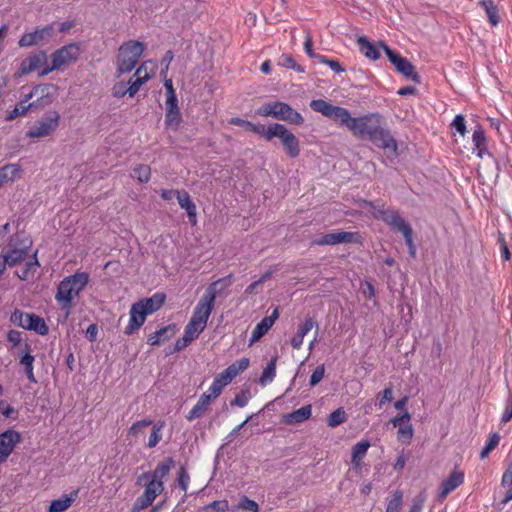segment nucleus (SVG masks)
Instances as JSON below:
<instances>
[{
    "mask_svg": "<svg viewBox=\"0 0 512 512\" xmlns=\"http://www.w3.org/2000/svg\"><path fill=\"white\" fill-rule=\"evenodd\" d=\"M350 130L361 139L369 140L378 148L386 150V156L393 161L398 157V145L388 129L382 127V116L370 113L355 117L351 122Z\"/></svg>",
    "mask_w": 512,
    "mask_h": 512,
    "instance_id": "obj_1",
    "label": "nucleus"
},
{
    "mask_svg": "<svg viewBox=\"0 0 512 512\" xmlns=\"http://www.w3.org/2000/svg\"><path fill=\"white\" fill-rule=\"evenodd\" d=\"M366 206H369L370 208L377 210L379 216L385 222L387 225L392 227L394 230L400 232L403 234L405 243L408 246L409 249V255L412 258L416 257V246L413 242L412 234L413 230L410 224L405 221L398 211L396 210H390V209H384V206H376L374 202L372 201H365Z\"/></svg>",
    "mask_w": 512,
    "mask_h": 512,
    "instance_id": "obj_2",
    "label": "nucleus"
},
{
    "mask_svg": "<svg viewBox=\"0 0 512 512\" xmlns=\"http://www.w3.org/2000/svg\"><path fill=\"white\" fill-rule=\"evenodd\" d=\"M89 281V275L86 272H76L73 275L65 277L58 285L55 295L56 301L62 309L67 312L72 306V300L85 288Z\"/></svg>",
    "mask_w": 512,
    "mask_h": 512,
    "instance_id": "obj_3",
    "label": "nucleus"
},
{
    "mask_svg": "<svg viewBox=\"0 0 512 512\" xmlns=\"http://www.w3.org/2000/svg\"><path fill=\"white\" fill-rule=\"evenodd\" d=\"M219 283L220 280H217L207 287L205 293L203 294V296L197 303L196 307L194 308L192 317L190 318L187 325L197 329L200 332H202L205 329L207 321L214 306L217 294V285Z\"/></svg>",
    "mask_w": 512,
    "mask_h": 512,
    "instance_id": "obj_4",
    "label": "nucleus"
},
{
    "mask_svg": "<svg viewBox=\"0 0 512 512\" xmlns=\"http://www.w3.org/2000/svg\"><path fill=\"white\" fill-rule=\"evenodd\" d=\"M145 50L143 42L129 40L124 42L118 49L116 76L120 77L131 72Z\"/></svg>",
    "mask_w": 512,
    "mask_h": 512,
    "instance_id": "obj_5",
    "label": "nucleus"
},
{
    "mask_svg": "<svg viewBox=\"0 0 512 512\" xmlns=\"http://www.w3.org/2000/svg\"><path fill=\"white\" fill-rule=\"evenodd\" d=\"M10 321L16 326L25 330L34 331L41 336H45L49 333V327L45 320L34 313H26L16 308L10 316Z\"/></svg>",
    "mask_w": 512,
    "mask_h": 512,
    "instance_id": "obj_6",
    "label": "nucleus"
},
{
    "mask_svg": "<svg viewBox=\"0 0 512 512\" xmlns=\"http://www.w3.org/2000/svg\"><path fill=\"white\" fill-rule=\"evenodd\" d=\"M57 96L58 87L55 84H38L25 94V101H29L35 97L36 99L30 102V104L33 110H39L51 105Z\"/></svg>",
    "mask_w": 512,
    "mask_h": 512,
    "instance_id": "obj_7",
    "label": "nucleus"
},
{
    "mask_svg": "<svg viewBox=\"0 0 512 512\" xmlns=\"http://www.w3.org/2000/svg\"><path fill=\"white\" fill-rule=\"evenodd\" d=\"M379 46L383 48L388 60L395 66L397 72L415 83L421 82L420 75L415 71L414 65L407 58L392 50L383 41L379 42Z\"/></svg>",
    "mask_w": 512,
    "mask_h": 512,
    "instance_id": "obj_8",
    "label": "nucleus"
},
{
    "mask_svg": "<svg viewBox=\"0 0 512 512\" xmlns=\"http://www.w3.org/2000/svg\"><path fill=\"white\" fill-rule=\"evenodd\" d=\"M59 121L60 114L55 110H50L29 128L26 135L29 138H43L49 136L57 129Z\"/></svg>",
    "mask_w": 512,
    "mask_h": 512,
    "instance_id": "obj_9",
    "label": "nucleus"
},
{
    "mask_svg": "<svg viewBox=\"0 0 512 512\" xmlns=\"http://www.w3.org/2000/svg\"><path fill=\"white\" fill-rule=\"evenodd\" d=\"M80 53L79 46L71 43L56 50L51 56V66L44 68L40 76H45L50 72L59 69L61 66L77 60Z\"/></svg>",
    "mask_w": 512,
    "mask_h": 512,
    "instance_id": "obj_10",
    "label": "nucleus"
},
{
    "mask_svg": "<svg viewBox=\"0 0 512 512\" xmlns=\"http://www.w3.org/2000/svg\"><path fill=\"white\" fill-rule=\"evenodd\" d=\"M275 131H270L269 135L272 137H278L284 147L286 154L290 158H296L300 154V142L298 138L287 129L286 126L280 123H274Z\"/></svg>",
    "mask_w": 512,
    "mask_h": 512,
    "instance_id": "obj_11",
    "label": "nucleus"
},
{
    "mask_svg": "<svg viewBox=\"0 0 512 512\" xmlns=\"http://www.w3.org/2000/svg\"><path fill=\"white\" fill-rule=\"evenodd\" d=\"M175 460L172 457H167L159 462L153 472H144L138 477V484L142 481L153 482L156 488L164 487L163 479L169 474L170 470L174 467Z\"/></svg>",
    "mask_w": 512,
    "mask_h": 512,
    "instance_id": "obj_12",
    "label": "nucleus"
},
{
    "mask_svg": "<svg viewBox=\"0 0 512 512\" xmlns=\"http://www.w3.org/2000/svg\"><path fill=\"white\" fill-rule=\"evenodd\" d=\"M54 34V27L52 24L43 27H37L34 31L24 33L19 41V47H32L42 45L47 42Z\"/></svg>",
    "mask_w": 512,
    "mask_h": 512,
    "instance_id": "obj_13",
    "label": "nucleus"
},
{
    "mask_svg": "<svg viewBox=\"0 0 512 512\" xmlns=\"http://www.w3.org/2000/svg\"><path fill=\"white\" fill-rule=\"evenodd\" d=\"M361 235L358 232L338 231L324 234L313 240L314 245H337L341 243H360Z\"/></svg>",
    "mask_w": 512,
    "mask_h": 512,
    "instance_id": "obj_14",
    "label": "nucleus"
},
{
    "mask_svg": "<svg viewBox=\"0 0 512 512\" xmlns=\"http://www.w3.org/2000/svg\"><path fill=\"white\" fill-rule=\"evenodd\" d=\"M20 441V433L13 429H8L0 434V464L9 457Z\"/></svg>",
    "mask_w": 512,
    "mask_h": 512,
    "instance_id": "obj_15",
    "label": "nucleus"
},
{
    "mask_svg": "<svg viewBox=\"0 0 512 512\" xmlns=\"http://www.w3.org/2000/svg\"><path fill=\"white\" fill-rule=\"evenodd\" d=\"M164 487L156 488L153 482H146V487L142 495L137 497L132 506V512H139L153 503L155 498L162 493Z\"/></svg>",
    "mask_w": 512,
    "mask_h": 512,
    "instance_id": "obj_16",
    "label": "nucleus"
},
{
    "mask_svg": "<svg viewBox=\"0 0 512 512\" xmlns=\"http://www.w3.org/2000/svg\"><path fill=\"white\" fill-rule=\"evenodd\" d=\"M276 108L275 119L295 125H302L304 123L303 116L294 110L289 104L278 101Z\"/></svg>",
    "mask_w": 512,
    "mask_h": 512,
    "instance_id": "obj_17",
    "label": "nucleus"
},
{
    "mask_svg": "<svg viewBox=\"0 0 512 512\" xmlns=\"http://www.w3.org/2000/svg\"><path fill=\"white\" fill-rule=\"evenodd\" d=\"M279 317V309L275 307L272 314L269 316H265L252 330L250 343H254L259 341L274 325L275 321Z\"/></svg>",
    "mask_w": 512,
    "mask_h": 512,
    "instance_id": "obj_18",
    "label": "nucleus"
},
{
    "mask_svg": "<svg viewBox=\"0 0 512 512\" xmlns=\"http://www.w3.org/2000/svg\"><path fill=\"white\" fill-rule=\"evenodd\" d=\"M464 482V473L459 470H454L447 479L442 481L440 491L438 494L439 500H444L449 493L461 486Z\"/></svg>",
    "mask_w": 512,
    "mask_h": 512,
    "instance_id": "obj_19",
    "label": "nucleus"
},
{
    "mask_svg": "<svg viewBox=\"0 0 512 512\" xmlns=\"http://www.w3.org/2000/svg\"><path fill=\"white\" fill-rule=\"evenodd\" d=\"M29 251V243L26 241L21 249L2 250L0 258L5 260L8 267H14L25 260L29 255Z\"/></svg>",
    "mask_w": 512,
    "mask_h": 512,
    "instance_id": "obj_20",
    "label": "nucleus"
},
{
    "mask_svg": "<svg viewBox=\"0 0 512 512\" xmlns=\"http://www.w3.org/2000/svg\"><path fill=\"white\" fill-rule=\"evenodd\" d=\"M130 319L128 325L124 329L126 335H132L145 322L147 314L143 311L140 304L134 303L130 308Z\"/></svg>",
    "mask_w": 512,
    "mask_h": 512,
    "instance_id": "obj_21",
    "label": "nucleus"
},
{
    "mask_svg": "<svg viewBox=\"0 0 512 512\" xmlns=\"http://www.w3.org/2000/svg\"><path fill=\"white\" fill-rule=\"evenodd\" d=\"M47 61L46 52L40 50L35 53H31L27 58H25L20 65L21 74H28L30 72L35 71L42 64H45Z\"/></svg>",
    "mask_w": 512,
    "mask_h": 512,
    "instance_id": "obj_22",
    "label": "nucleus"
},
{
    "mask_svg": "<svg viewBox=\"0 0 512 512\" xmlns=\"http://www.w3.org/2000/svg\"><path fill=\"white\" fill-rule=\"evenodd\" d=\"M177 200L181 208L185 209L191 225L197 224V210L195 203L191 200L189 193L185 190H176Z\"/></svg>",
    "mask_w": 512,
    "mask_h": 512,
    "instance_id": "obj_23",
    "label": "nucleus"
},
{
    "mask_svg": "<svg viewBox=\"0 0 512 512\" xmlns=\"http://www.w3.org/2000/svg\"><path fill=\"white\" fill-rule=\"evenodd\" d=\"M165 299L166 295L164 293L157 292L153 296L141 299L136 303L140 304L145 314L149 315L159 310L163 306Z\"/></svg>",
    "mask_w": 512,
    "mask_h": 512,
    "instance_id": "obj_24",
    "label": "nucleus"
},
{
    "mask_svg": "<svg viewBox=\"0 0 512 512\" xmlns=\"http://www.w3.org/2000/svg\"><path fill=\"white\" fill-rule=\"evenodd\" d=\"M79 491L73 490L70 494H63L60 498L51 501L48 512H63L76 500Z\"/></svg>",
    "mask_w": 512,
    "mask_h": 512,
    "instance_id": "obj_25",
    "label": "nucleus"
},
{
    "mask_svg": "<svg viewBox=\"0 0 512 512\" xmlns=\"http://www.w3.org/2000/svg\"><path fill=\"white\" fill-rule=\"evenodd\" d=\"M35 357L31 354V346L25 343L22 348V355L20 357V364L25 366V374L31 383H37L33 372V364Z\"/></svg>",
    "mask_w": 512,
    "mask_h": 512,
    "instance_id": "obj_26",
    "label": "nucleus"
},
{
    "mask_svg": "<svg viewBox=\"0 0 512 512\" xmlns=\"http://www.w3.org/2000/svg\"><path fill=\"white\" fill-rule=\"evenodd\" d=\"M211 395H208L207 393H203L197 403L192 407V409L188 412L186 415V419L188 421H193L195 419H198L204 415V413L207 411L208 407L211 404Z\"/></svg>",
    "mask_w": 512,
    "mask_h": 512,
    "instance_id": "obj_27",
    "label": "nucleus"
},
{
    "mask_svg": "<svg viewBox=\"0 0 512 512\" xmlns=\"http://www.w3.org/2000/svg\"><path fill=\"white\" fill-rule=\"evenodd\" d=\"M473 149L477 151V156L483 158L485 154L490 155L487 149V139L483 128L478 125L472 134Z\"/></svg>",
    "mask_w": 512,
    "mask_h": 512,
    "instance_id": "obj_28",
    "label": "nucleus"
},
{
    "mask_svg": "<svg viewBox=\"0 0 512 512\" xmlns=\"http://www.w3.org/2000/svg\"><path fill=\"white\" fill-rule=\"evenodd\" d=\"M312 413L311 405H304L301 408L284 415V423L294 425L309 419Z\"/></svg>",
    "mask_w": 512,
    "mask_h": 512,
    "instance_id": "obj_29",
    "label": "nucleus"
},
{
    "mask_svg": "<svg viewBox=\"0 0 512 512\" xmlns=\"http://www.w3.org/2000/svg\"><path fill=\"white\" fill-rule=\"evenodd\" d=\"M175 334V326L167 325L157 330L156 332L150 334L147 338V343L150 346H155L160 344L161 342H165L172 338Z\"/></svg>",
    "mask_w": 512,
    "mask_h": 512,
    "instance_id": "obj_30",
    "label": "nucleus"
},
{
    "mask_svg": "<svg viewBox=\"0 0 512 512\" xmlns=\"http://www.w3.org/2000/svg\"><path fill=\"white\" fill-rule=\"evenodd\" d=\"M369 447L370 442L368 440H362L352 447L351 463L355 469H361V461L365 457Z\"/></svg>",
    "mask_w": 512,
    "mask_h": 512,
    "instance_id": "obj_31",
    "label": "nucleus"
},
{
    "mask_svg": "<svg viewBox=\"0 0 512 512\" xmlns=\"http://www.w3.org/2000/svg\"><path fill=\"white\" fill-rule=\"evenodd\" d=\"M360 52L370 60H377L380 57V52L377 47L372 44L367 37L362 36L357 40Z\"/></svg>",
    "mask_w": 512,
    "mask_h": 512,
    "instance_id": "obj_32",
    "label": "nucleus"
},
{
    "mask_svg": "<svg viewBox=\"0 0 512 512\" xmlns=\"http://www.w3.org/2000/svg\"><path fill=\"white\" fill-rule=\"evenodd\" d=\"M21 167L18 164H6L0 168V184L4 185L7 182L14 181L19 177Z\"/></svg>",
    "mask_w": 512,
    "mask_h": 512,
    "instance_id": "obj_33",
    "label": "nucleus"
},
{
    "mask_svg": "<svg viewBox=\"0 0 512 512\" xmlns=\"http://www.w3.org/2000/svg\"><path fill=\"white\" fill-rule=\"evenodd\" d=\"M480 6L484 9L488 21L492 26L498 25L500 22L499 9L493 0H480Z\"/></svg>",
    "mask_w": 512,
    "mask_h": 512,
    "instance_id": "obj_34",
    "label": "nucleus"
},
{
    "mask_svg": "<svg viewBox=\"0 0 512 512\" xmlns=\"http://www.w3.org/2000/svg\"><path fill=\"white\" fill-rule=\"evenodd\" d=\"M329 118L339 123L340 125H345L348 129H350L351 122L355 117H351L350 112L346 108L334 106Z\"/></svg>",
    "mask_w": 512,
    "mask_h": 512,
    "instance_id": "obj_35",
    "label": "nucleus"
},
{
    "mask_svg": "<svg viewBox=\"0 0 512 512\" xmlns=\"http://www.w3.org/2000/svg\"><path fill=\"white\" fill-rule=\"evenodd\" d=\"M26 241L29 243V249H31L32 239L29 236H26L24 232H16L9 237L3 250L21 249L23 243Z\"/></svg>",
    "mask_w": 512,
    "mask_h": 512,
    "instance_id": "obj_36",
    "label": "nucleus"
},
{
    "mask_svg": "<svg viewBox=\"0 0 512 512\" xmlns=\"http://www.w3.org/2000/svg\"><path fill=\"white\" fill-rule=\"evenodd\" d=\"M276 361H277V358L273 357L267 363V366L264 368V370L259 378L260 385L265 386L274 380V378L276 376Z\"/></svg>",
    "mask_w": 512,
    "mask_h": 512,
    "instance_id": "obj_37",
    "label": "nucleus"
},
{
    "mask_svg": "<svg viewBox=\"0 0 512 512\" xmlns=\"http://www.w3.org/2000/svg\"><path fill=\"white\" fill-rule=\"evenodd\" d=\"M40 267V263L37 259V251L33 254V260L26 262L24 268L22 269L21 273L18 274V277L21 280H29L34 276L37 269Z\"/></svg>",
    "mask_w": 512,
    "mask_h": 512,
    "instance_id": "obj_38",
    "label": "nucleus"
},
{
    "mask_svg": "<svg viewBox=\"0 0 512 512\" xmlns=\"http://www.w3.org/2000/svg\"><path fill=\"white\" fill-rule=\"evenodd\" d=\"M34 111L29 101H25V95L23 99L11 110L6 116L7 121H12L18 116L25 115L28 111Z\"/></svg>",
    "mask_w": 512,
    "mask_h": 512,
    "instance_id": "obj_39",
    "label": "nucleus"
},
{
    "mask_svg": "<svg viewBox=\"0 0 512 512\" xmlns=\"http://www.w3.org/2000/svg\"><path fill=\"white\" fill-rule=\"evenodd\" d=\"M335 105L323 99H316L310 102V107L313 111L321 113L323 116L328 117L331 115Z\"/></svg>",
    "mask_w": 512,
    "mask_h": 512,
    "instance_id": "obj_40",
    "label": "nucleus"
},
{
    "mask_svg": "<svg viewBox=\"0 0 512 512\" xmlns=\"http://www.w3.org/2000/svg\"><path fill=\"white\" fill-rule=\"evenodd\" d=\"M150 79V76L148 74H145L144 76H133L130 78V80L127 82L128 88V96L134 97L135 94L139 91L140 87L145 84Z\"/></svg>",
    "mask_w": 512,
    "mask_h": 512,
    "instance_id": "obj_41",
    "label": "nucleus"
},
{
    "mask_svg": "<svg viewBox=\"0 0 512 512\" xmlns=\"http://www.w3.org/2000/svg\"><path fill=\"white\" fill-rule=\"evenodd\" d=\"M182 121L181 112L179 109L169 110L165 113V125L172 130H178Z\"/></svg>",
    "mask_w": 512,
    "mask_h": 512,
    "instance_id": "obj_42",
    "label": "nucleus"
},
{
    "mask_svg": "<svg viewBox=\"0 0 512 512\" xmlns=\"http://www.w3.org/2000/svg\"><path fill=\"white\" fill-rule=\"evenodd\" d=\"M347 421V414L343 407H339L329 414L327 424L329 427L335 428Z\"/></svg>",
    "mask_w": 512,
    "mask_h": 512,
    "instance_id": "obj_43",
    "label": "nucleus"
},
{
    "mask_svg": "<svg viewBox=\"0 0 512 512\" xmlns=\"http://www.w3.org/2000/svg\"><path fill=\"white\" fill-rule=\"evenodd\" d=\"M499 441L500 435L497 432L491 433L485 443V446L480 452V459H485L489 453L498 446Z\"/></svg>",
    "mask_w": 512,
    "mask_h": 512,
    "instance_id": "obj_44",
    "label": "nucleus"
},
{
    "mask_svg": "<svg viewBox=\"0 0 512 512\" xmlns=\"http://www.w3.org/2000/svg\"><path fill=\"white\" fill-rule=\"evenodd\" d=\"M278 65L288 69H293L298 73L304 72V68L297 64L294 58L289 54H282L278 60Z\"/></svg>",
    "mask_w": 512,
    "mask_h": 512,
    "instance_id": "obj_45",
    "label": "nucleus"
},
{
    "mask_svg": "<svg viewBox=\"0 0 512 512\" xmlns=\"http://www.w3.org/2000/svg\"><path fill=\"white\" fill-rule=\"evenodd\" d=\"M134 176L140 183H147L151 177V168L146 164H139L134 169Z\"/></svg>",
    "mask_w": 512,
    "mask_h": 512,
    "instance_id": "obj_46",
    "label": "nucleus"
},
{
    "mask_svg": "<svg viewBox=\"0 0 512 512\" xmlns=\"http://www.w3.org/2000/svg\"><path fill=\"white\" fill-rule=\"evenodd\" d=\"M403 503V494L400 490L393 493L392 498L388 501L386 512H399Z\"/></svg>",
    "mask_w": 512,
    "mask_h": 512,
    "instance_id": "obj_47",
    "label": "nucleus"
},
{
    "mask_svg": "<svg viewBox=\"0 0 512 512\" xmlns=\"http://www.w3.org/2000/svg\"><path fill=\"white\" fill-rule=\"evenodd\" d=\"M249 363L250 361L248 358L242 357L229 365L227 369L231 371V374L234 375V377H236L249 367Z\"/></svg>",
    "mask_w": 512,
    "mask_h": 512,
    "instance_id": "obj_48",
    "label": "nucleus"
},
{
    "mask_svg": "<svg viewBox=\"0 0 512 512\" xmlns=\"http://www.w3.org/2000/svg\"><path fill=\"white\" fill-rule=\"evenodd\" d=\"M314 327L316 328V336H318L319 325L317 321H315L312 317H307L304 322L299 325L297 332L305 337Z\"/></svg>",
    "mask_w": 512,
    "mask_h": 512,
    "instance_id": "obj_49",
    "label": "nucleus"
},
{
    "mask_svg": "<svg viewBox=\"0 0 512 512\" xmlns=\"http://www.w3.org/2000/svg\"><path fill=\"white\" fill-rule=\"evenodd\" d=\"M249 131H252V132H254V133L264 137L267 141H271L272 137H270L269 132L270 131H275L274 123L269 125L268 127H266L264 124H260V123L254 124V123H252Z\"/></svg>",
    "mask_w": 512,
    "mask_h": 512,
    "instance_id": "obj_50",
    "label": "nucleus"
},
{
    "mask_svg": "<svg viewBox=\"0 0 512 512\" xmlns=\"http://www.w3.org/2000/svg\"><path fill=\"white\" fill-rule=\"evenodd\" d=\"M177 482L179 488L186 493L188 489V485L190 482V476L185 468V466H180L178 473H177Z\"/></svg>",
    "mask_w": 512,
    "mask_h": 512,
    "instance_id": "obj_51",
    "label": "nucleus"
},
{
    "mask_svg": "<svg viewBox=\"0 0 512 512\" xmlns=\"http://www.w3.org/2000/svg\"><path fill=\"white\" fill-rule=\"evenodd\" d=\"M277 104H278V101L265 103L260 108H258L256 110V114L263 116V117L271 116V117L275 118Z\"/></svg>",
    "mask_w": 512,
    "mask_h": 512,
    "instance_id": "obj_52",
    "label": "nucleus"
},
{
    "mask_svg": "<svg viewBox=\"0 0 512 512\" xmlns=\"http://www.w3.org/2000/svg\"><path fill=\"white\" fill-rule=\"evenodd\" d=\"M229 508L227 500H216L204 507L205 512H226Z\"/></svg>",
    "mask_w": 512,
    "mask_h": 512,
    "instance_id": "obj_53",
    "label": "nucleus"
},
{
    "mask_svg": "<svg viewBox=\"0 0 512 512\" xmlns=\"http://www.w3.org/2000/svg\"><path fill=\"white\" fill-rule=\"evenodd\" d=\"M250 399V391L248 389L242 390L238 393L234 399L230 402L231 406L245 407Z\"/></svg>",
    "mask_w": 512,
    "mask_h": 512,
    "instance_id": "obj_54",
    "label": "nucleus"
},
{
    "mask_svg": "<svg viewBox=\"0 0 512 512\" xmlns=\"http://www.w3.org/2000/svg\"><path fill=\"white\" fill-rule=\"evenodd\" d=\"M317 61L323 64H327L330 69L335 73H341L344 72L345 69L342 67L339 61L334 59H329L327 56H318Z\"/></svg>",
    "mask_w": 512,
    "mask_h": 512,
    "instance_id": "obj_55",
    "label": "nucleus"
},
{
    "mask_svg": "<svg viewBox=\"0 0 512 512\" xmlns=\"http://www.w3.org/2000/svg\"><path fill=\"white\" fill-rule=\"evenodd\" d=\"M162 425H153L151 434L149 436V440L147 446L149 448L155 447L162 439L161 434Z\"/></svg>",
    "mask_w": 512,
    "mask_h": 512,
    "instance_id": "obj_56",
    "label": "nucleus"
},
{
    "mask_svg": "<svg viewBox=\"0 0 512 512\" xmlns=\"http://www.w3.org/2000/svg\"><path fill=\"white\" fill-rule=\"evenodd\" d=\"M0 413L5 418H11L14 420H16L19 415L18 411L14 407L7 404L4 400H0Z\"/></svg>",
    "mask_w": 512,
    "mask_h": 512,
    "instance_id": "obj_57",
    "label": "nucleus"
},
{
    "mask_svg": "<svg viewBox=\"0 0 512 512\" xmlns=\"http://www.w3.org/2000/svg\"><path fill=\"white\" fill-rule=\"evenodd\" d=\"M451 128L458 132L460 135L464 136L466 133V121L462 114H458L455 116L454 120L451 123Z\"/></svg>",
    "mask_w": 512,
    "mask_h": 512,
    "instance_id": "obj_58",
    "label": "nucleus"
},
{
    "mask_svg": "<svg viewBox=\"0 0 512 512\" xmlns=\"http://www.w3.org/2000/svg\"><path fill=\"white\" fill-rule=\"evenodd\" d=\"M378 407L382 408L387 402L392 401L393 399V389L392 386L385 387L383 391L378 394Z\"/></svg>",
    "mask_w": 512,
    "mask_h": 512,
    "instance_id": "obj_59",
    "label": "nucleus"
},
{
    "mask_svg": "<svg viewBox=\"0 0 512 512\" xmlns=\"http://www.w3.org/2000/svg\"><path fill=\"white\" fill-rule=\"evenodd\" d=\"M325 373V366L324 364L318 365L314 371L312 372L309 380V385L311 387L316 386L320 381L323 379Z\"/></svg>",
    "mask_w": 512,
    "mask_h": 512,
    "instance_id": "obj_60",
    "label": "nucleus"
},
{
    "mask_svg": "<svg viewBox=\"0 0 512 512\" xmlns=\"http://www.w3.org/2000/svg\"><path fill=\"white\" fill-rule=\"evenodd\" d=\"M152 421L150 419H143L133 423V425L129 428L128 434L130 436L138 435L144 428L150 426Z\"/></svg>",
    "mask_w": 512,
    "mask_h": 512,
    "instance_id": "obj_61",
    "label": "nucleus"
},
{
    "mask_svg": "<svg viewBox=\"0 0 512 512\" xmlns=\"http://www.w3.org/2000/svg\"><path fill=\"white\" fill-rule=\"evenodd\" d=\"M239 507L246 510L247 512H259V506L257 502L249 499L247 496L241 497L239 501Z\"/></svg>",
    "mask_w": 512,
    "mask_h": 512,
    "instance_id": "obj_62",
    "label": "nucleus"
},
{
    "mask_svg": "<svg viewBox=\"0 0 512 512\" xmlns=\"http://www.w3.org/2000/svg\"><path fill=\"white\" fill-rule=\"evenodd\" d=\"M127 88L128 87H127L126 82H124V81L116 82L111 89L112 96L115 98H122L125 95H128Z\"/></svg>",
    "mask_w": 512,
    "mask_h": 512,
    "instance_id": "obj_63",
    "label": "nucleus"
},
{
    "mask_svg": "<svg viewBox=\"0 0 512 512\" xmlns=\"http://www.w3.org/2000/svg\"><path fill=\"white\" fill-rule=\"evenodd\" d=\"M224 388L225 386L220 382L219 379H216L215 377L212 384L209 387V395H211V398H217L222 393V390Z\"/></svg>",
    "mask_w": 512,
    "mask_h": 512,
    "instance_id": "obj_64",
    "label": "nucleus"
}]
</instances>
